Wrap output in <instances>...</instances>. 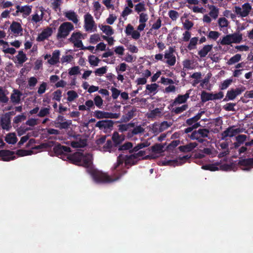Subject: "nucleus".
<instances>
[{
  "instance_id": "f704fd0d",
  "label": "nucleus",
  "mask_w": 253,
  "mask_h": 253,
  "mask_svg": "<svg viewBox=\"0 0 253 253\" xmlns=\"http://www.w3.org/2000/svg\"><path fill=\"white\" fill-rule=\"evenodd\" d=\"M16 57L18 60V63L20 64H22L27 60L26 54L22 50L19 51L18 54Z\"/></svg>"
},
{
  "instance_id": "c03bdc74",
  "label": "nucleus",
  "mask_w": 253,
  "mask_h": 253,
  "mask_svg": "<svg viewBox=\"0 0 253 253\" xmlns=\"http://www.w3.org/2000/svg\"><path fill=\"white\" fill-rule=\"evenodd\" d=\"M218 24L220 28H223L228 27L229 22L225 17H221L218 19Z\"/></svg>"
},
{
  "instance_id": "8fccbe9b",
  "label": "nucleus",
  "mask_w": 253,
  "mask_h": 253,
  "mask_svg": "<svg viewBox=\"0 0 253 253\" xmlns=\"http://www.w3.org/2000/svg\"><path fill=\"white\" fill-rule=\"evenodd\" d=\"M68 98L69 101H72L78 97L77 93L74 90H70L67 92Z\"/></svg>"
},
{
  "instance_id": "2eb2a0df",
  "label": "nucleus",
  "mask_w": 253,
  "mask_h": 253,
  "mask_svg": "<svg viewBox=\"0 0 253 253\" xmlns=\"http://www.w3.org/2000/svg\"><path fill=\"white\" fill-rule=\"evenodd\" d=\"M52 34V30L51 28L47 27L44 29L41 33L39 34L36 40L38 42H43L45 40L48 39Z\"/></svg>"
},
{
  "instance_id": "393cba45",
  "label": "nucleus",
  "mask_w": 253,
  "mask_h": 253,
  "mask_svg": "<svg viewBox=\"0 0 253 253\" xmlns=\"http://www.w3.org/2000/svg\"><path fill=\"white\" fill-rule=\"evenodd\" d=\"M103 151L109 152L110 153L115 151L117 149L111 140H107L106 143L103 147Z\"/></svg>"
},
{
  "instance_id": "79ce46f5",
  "label": "nucleus",
  "mask_w": 253,
  "mask_h": 253,
  "mask_svg": "<svg viewBox=\"0 0 253 253\" xmlns=\"http://www.w3.org/2000/svg\"><path fill=\"white\" fill-rule=\"evenodd\" d=\"M82 34L79 32L73 33L69 40L72 43H74L77 41L81 40Z\"/></svg>"
},
{
  "instance_id": "a19ab883",
  "label": "nucleus",
  "mask_w": 253,
  "mask_h": 253,
  "mask_svg": "<svg viewBox=\"0 0 253 253\" xmlns=\"http://www.w3.org/2000/svg\"><path fill=\"white\" fill-rule=\"evenodd\" d=\"M33 153L32 150H27L24 149H19L16 151V154L20 157H23L28 155H31Z\"/></svg>"
},
{
  "instance_id": "f3484780",
  "label": "nucleus",
  "mask_w": 253,
  "mask_h": 253,
  "mask_svg": "<svg viewBox=\"0 0 253 253\" xmlns=\"http://www.w3.org/2000/svg\"><path fill=\"white\" fill-rule=\"evenodd\" d=\"M191 91V89H189L187 90L186 93L184 95H178V96L175 98L174 102L172 103V105H176V104H182L185 103L188 98L189 97Z\"/></svg>"
},
{
  "instance_id": "4d7b16f0",
  "label": "nucleus",
  "mask_w": 253,
  "mask_h": 253,
  "mask_svg": "<svg viewBox=\"0 0 253 253\" xmlns=\"http://www.w3.org/2000/svg\"><path fill=\"white\" fill-rule=\"evenodd\" d=\"M198 131L199 136L203 138L208 137L210 133L209 130L207 128H200Z\"/></svg>"
},
{
  "instance_id": "c85d7f7f",
  "label": "nucleus",
  "mask_w": 253,
  "mask_h": 253,
  "mask_svg": "<svg viewBox=\"0 0 253 253\" xmlns=\"http://www.w3.org/2000/svg\"><path fill=\"white\" fill-rule=\"evenodd\" d=\"M165 58L167 59L166 63L170 66L174 65L176 62V57L173 54L168 53L167 51L165 52Z\"/></svg>"
},
{
  "instance_id": "7ed1b4c3",
  "label": "nucleus",
  "mask_w": 253,
  "mask_h": 253,
  "mask_svg": "<svg viewBox=\"0 0 253 253\" xmlns=\"http://www.w3.org/2000/svg\"><path fill=\"white\" fill-rule=\"evenodd\" d=\"M224 96L223 92L219 91L215 94L207 92L206 91H203L201 95V99L202 102L205 103L209 100L216 99H220Z\"/></svg>"
},
{
  "instance_id": "0eeeda50",
  "label": "nucleus",
  "mask_w": 253,
  "mask_h": 253,
  "mask_svg": "<svg viewBox=\"0 0 253 253\" xmlns=\"http://www.w3.org/2000/svg\"><path fill=\"white\" fill-rule=\"evenodd\" d=\"M53 151L57 156H61L65 157L66 153L71 152V148L66 146H63L58 143L57 145L54 146L53 148Z\"/></svg>"
},
{
  "instance_id": "bb28decb",
  "label": "nucleus",
  "mask_w": 253,
  "mask_h": 253,
  "mask_svg": "<svg viewBox=\"0 0 253 253\" xmlns=\"http://www.w3.org/2000/svg\"><path fill=\"white\" fill-rule=\"evenodd\" d=\"M72 125L71 120H67L63 122H54L55 126L59 128L60 129H67Z\"/></svg>"
},
{
  "instance_id": "39448f33",
  "label": "nucleus",
  "mask_w": 253,
  "mask_h": 253,
  "mask_svg": "<svg viewBox=\"0 0 253 253\" xmlns=\"http://www.w3.org/2000/svg\"><path fill=\"white\" fill-rule=\"evenodd\" d=\"M245 87H237L235 89L231 88L227 91L225 97L223 99V101H228L233 100L236 97L240 95L244 91Z\"/></svg>"
},
{
  "instance_id": "1a4fd4ad",
  "label": "nucleus",
  "mask_w": 253,
  "mask_h": 253,
  "mask_svg": "<svg viewBox=\"0 0 253 253\" xmlns=\"http://www.w3.org/2000/svg\"><path fill=\"white\" fill-rule=\"evenodd\" d=\"M238 165L242 170L249 171L253 168V158L240 159Z\"/></svg>"
},
{
  "instance_id": "f03ea898",
  "label": "nucleus",
  "mask_w": 253,
  "mask_h": 253,
  "mask_svg": "<svg viewBox=\"0 0 253 253\" xmlns=\"http://www.w3.org/2000/svg\"><path fill=\"white\" fill-rule=\"evenodd\" d=\"M74 25L70 22H65L59 26L57 35V39H64L66 38L70 32L74 30Z\"/></svg>"
},
{
  "instance_id": "6e6d98bb",
  "label": "nucleus",
  "mask_w": 253,
  "mask_h": 253,
  "mask_svg": "<svg viewBox=\"0 0 253 253\" xmlns=\"http://www.w3.org/2000/svg\"><path fill=\"white\" fill-rule=\"evenodd\" d=\"M8 101V98L6 96L5 92L1 87H0V102L2 103H7Z\"/></svg>"
},
{
  "instance_id": "ddd939ff",
  "label": "nucleus",
  "mask_w": 253,
  "mask_h": 253,
  "mask_svg": "<svg viewBox=\"0 0 253 253\" xmlns=\"http://www.w3.org/2000/svg\"><path fill=\"white\" fill-rule=\"evenodd\" d=\"M189 157L187 156H184L182 157L179 158V159H176L174 160H169L163 162L164 165H169V166H178L181 165L187 160Z\"/></svg>"
},
{
  "instance_id": "c9c22d12",
  "label": "nucleus",
  "mask_w": 253,
  "mask_h": 253,
  "mask_svg": "<svg viewBox=\"0 0 253 253\" xmlns=\"http://www.w3.org/2000/svg\"><path fill=\"white\" fill-rule=\"evenodd\" d=\"M216 164H210L202 166V169L204 170H208L211 171H214L218 170V168L217 167Z\"/></svg>"
},
{
  "instance_id": "4c0bfd02",
  "label": "nucleus",
  "mask_w": 253,
  "mask_h": 253,
  "mask_svg": "<svg viewBox=\"0 0 253 253\" xmlns=\"http://www.w3.org/2000/svg\"><path fill=\"white\" fill-rule=\"evenodd\" d=\"M133 147V144L130 142H126L123 145H119V146L117 148L119 151H124V150H129L130 151L131 148Z\"/></svg>"
},
{
  "instance_id": "cd10ccee",
  "label": "nucleus",
  "mask_w": 253,
  "mask_h": 253,
  "mask_svg": "<svg viewBox=\"0 0 253 253\" xmlns=\"http://www.w3.org/2000/svg\"><path fill=\"white\" fill-rule=\"evenodd\" d=\"M212 45L208 44L205 45L202 49L198 51V54L201 58L206 56L208 53L212 49Z\"/></svg>"
},
{
  "instance_id": "f257e3e1",
  "label": "nucleus",
  "mask_w": 253,
  "mask_h": 253,
  "mask_svg": "<svg viewBox=\"0 0 253 253\" xmlns=\"http://www.w3.org/2000/svg\"><path fill=\"white\" fill-rule=\"evenodd\" d=\"M124 161L125 162V160L124 156L122 154L120 155L112 169V177L101 171L93 169L91 173L93 179L98 183H108L119 180L127 172L123 167Z\"/></svg>"
},
{
  "instance_id": "e2e57ef3",
  "label": "nucleus",
  "mask_w": 253,
  "mask_h": 253,
  "mask_svg": "<svg viewBox=\"0 0 253 253\" xmlns=\"http://www.w3.org/2000/svg\"><path fill=\"white\" fill-rule=\"evenodd\" d=\"M235 105L236 103H228L224 105L223 108L227 111H235V109L234 108V106Z\"/></svg>"
},
{
  "instance_id": "4468645a",
  "label": "nucleus",
  "mask_w": 253,
  "mask_h": 253,
  "mask_svg": "<svg viewBox=\"0 0 253 253\" xmlns=\"http://www.w3.org/2000/svg\"><path fill=\"white\" fill-rule=\"evenodd\" d=\"M125 139V136L123 134H119L117 131L114 132L112 134V141L117 149L123 141H124Z\"/></svg>"
},
{
  "instance_id": "dca6fc26",
  "label": "nucleus",
  "mask_w": 253,
  "mask_h": 253,
  "mask_svg": "<svg viewBox=\"0 0 253 253\" xmlns=\"http://www.w3.org/2000/svg\"><path fill=\"white\" fill-rule=\"evenodd\" d=\"M83 153L76 152L72 155L67 156V158L69 159L73 164L80 166L81 161L83 157Z\"/></svg>"
},
{
  "instance_id": "f8f14e48",
  "label": "nucleus",
  "mask_w": 253,
  "mask_h": 253,
  "mask_svg": "<svg viewBox=\"0 0 253 253\" xmlns=\"http://www.w3.org/2000/svg\"><path fill=\"white\" fill-rule=\"evenodd\" d=\"M11 112L6 113L2 117L0 121V125L2 129L9 130L11 127L10 114Z\"/></svg>"
},
{
  "instance_id": "c756f323",
  "label": "nucleus",
  "mask_w": 253,
  "mask_h": 253,
  "mask_svg": "<svg viewBox=\"0 0 253 253\" xmlns=\"http://www.w3.org/2000/svg\"><path fill=\"white\" fill-rule=\"evenodd\" d=\"M232 43H239L243 39V35L239 32H235L230 34Z\"/></svg>"
},
{
  "instance_id": "69168bd1",
  "label": "nucleus",
  "mask_w": 253,
  "mask_h": 253,
  "mask_svg": "<svg viewBox=\"0 0 253 253\" xmlns=\"http://www.w3.org/2000/svg\"><path fill=\"white\" fill-rule=\"evenodd\" d=\"M80 73V67L79 66H74L71 68L69 71V74L70 76L76 75Z\"/></svg>"
},
{
  "instance_id": "6ab92c4d",
  "label": "nucleus",
  "mask_w": 253,
  "mask_h": 253,
  "mask_svg": "<svg viewBox=\"0 0 253 253\" xmlns=\"http://www.w3.org/2000/svg\"><path fill=\"white\" fill-rule=\"evenodd\" d=\"M80 166H82L84 167L88 168L92 164L91 157L89 154H83V157L81 161Z\"/></svg>"
},
{
  "instance_id": "423d86ee",
  "label": "nucleus",
  "mask_w": 253,
  "mask_h": 253,
  "mask_svg": "<svg viewBox=\"0 0 253 253\" xmlns=\"http://www.w3.org/2000/svg\"><path fill=\"white\" fill-rule=\"evenodd\" d=\"M242 7L235 6V12L242 17H247L251 12L252 6L249 3L247 2L243 4Z\"/></svg>"
},
{
  "instance_id": "5fc2aeb1",
  "label": "nucleus",
  "mask_w": 253,
  "mask_h": 253,
  "mask_svg": "<svg viewBox=\"0 0 253 253\" xmlns=\"http://www.w3.org/2000/svg\"><path fill=\"white\" fill-rule=\"evenodd\" d=\"M220 36V33L217 31H211L208 35L209 39H212L214 41L216 40Z\"/></svg>"
},
{
  "instance_id": "774afa93",
  "label": "nucleus",
  "mask_w": 253,
  "mask_h": 253,
  "mask_svg": "<svg viewBox=\"0 0 253 253\" xmlns=\"http://www.w3.org/2000/svg\"><path fill=\"white\" fill-rule=\"evenodd\" d=\"M183 25L184 28L187 31H189L193 27L194 23L189 19H186Z\"/></svg>"
},
{
  "instance_id": "864d4df0",
  "label": "nucleus",
  "mask_w": 253,
  "mask_h": 253,
  "mask_svg": "<svg viewBox=\"0 0 253 253\" xmlns=\"http://www.w3.org/2000/svg\"><path fill=\"white\" fill-rule=\"evenodd\" d=\"M32 6L29 5H25L22 6L21 8V13H23L26 16H28L31 13Z\"/></svg>"
},
{
  "instance_id": "7c9ffc66",
  "label": "nucleus",
  "mask_w": 253,
  "mask_h": 253,
  "mask_svg": "<svg viewBox=\"0 0 253 253\" xmlns=\"http://www.w3.org/2000/svg\"><path fill=\"white\" fill-rule=\"evenodd\" d=\"M138 160L133 154L129 156H126L125 165H135L137 164Z\"/></svg>"
},
{
  "instance_id": "a878e982",
  "label": "nucleus",
  "mask_w": 253,
  "mask_h": 253,
  "mask_svg": "<svg viewBox=\"0 0 253 253\" xmlns=\"http://www.w3.org/2000/svg\"><path fill=\"white\" fill-rule=\"evenodd\" d=\"M136 111V109L135 107H133L132 110L128 111L125 115H123L122 117V121L123 122H127L130 120L134 116L135 113Z\"/></svg>"
},
{
  "instance_id": "412c9836",
  "label": "nucleus",
  "mask_w": 253,
  "mask_h": 253,
  "mask_svg": "<svg viewBox=\"0 0 253 253\" xmlns=\"http://www.w3.org/2000/svg\"><path fill=\"white\" fill-rule=\"evenodd\" d=\"M205 113L204 111H201L199 112L196 116L194 117L188 119L186 120V123L188 126H193L194 124L196 123H198L197 122L201 119V116Z\"/></svg>"
},
{
  "instance_id": "13d9d810",
  "label": "nucleus",
  "mask_w": 253,
  "mask_h": 253,
  "mask_svg": "<svg viewBox=\"0 0 253 253\" xmlns=\"http://www.w3.org/2000/svg\"><path fill=\"white\" fill-rule=\"evenodd\" d=\"M49 113V108H42L40 110L39 113L38 114V116L40 117H44L48 115Z\"/></svg>"
},
{
  "instance_id": "58836bf2",
  "label": "nucleus",
  "mask_w": 253,
  "mask_h": 253,
  "mask_svg": "<svg viewBox=\"0 0 253 253\" xmlns=\"http://www.w3.org/2000/svg\"><path fill=\"white\" fill-rule=\"evenodd\" d=\"M199 39L198 37H194L190 39V42L187 46L189 50L194 49L196 48V46L198 42Z\"/></svg>"
},
{
  "instance_id": "aec40b11",
  "label": "nucleus",
  "mask_w": 253,
  "mask_h": 253,
  "mask_svg": "<svg viewBox=\"0 0 253 253\" xmlns=\"http://www.w3.org/2000/svg\"><path fill=\"white\" fill-rule=\"evenodd\" d=\"M197 145L198 144L196 142H190L185 145L180 146L178 149L181 152H189L192 151Z\"/></svg>"
},
{
  "instance_id": "a211bd4d",
  "label": "nucleus",
  "mask_w": 253,
  "mask_h": 253,
  "mask_svg": "<svg viewBox=\"0 0 253 253\" xmlns=\"http://www.w3.org/2000/svg\"><path fill=\"white\" fill-rule=\"evenodd\" d=\"M22 95V93L19 90L14 89L10 96L11 102L15 104L19 103Z\"/></svg>"
},
{
  "instance_id": "9b49d317",
  "label": "nucleus",
  "mask_w": 253,
  "mask_h": 253,
  "mask_svg": "<svg viewBox=\"0 0 253 253\" xmlns=\"http://www.w3.org/2000/svg\"><path fill=\"white\" fill-rule=\"evenodd\" d=\"M114 122L110 120H104L97 122L95 126L99 127L100 129H109L113 127Z\"/></svg>"
},
{
  "instance_id": "473e14b6",
  "label": "nucleus",
  "mask_w": 253,
  "mask_h": 253,
  "mask_svg": "<svg viewBox=\"0 0 253 253\" xmlns=\"http://www.w3.org/2000/svg\"><path fill=\"white\" fill-rule=\"evenodd\" d=\"M5 140L8 144H14L16 143L17 139L14 133H9L6 135Z\"/></svg>"
},
{
  "instance_id": "09e8293b",
  "label": "nucleus",
  "mask_w": 253,
  "mask_h": 253,
  "mask_svg": "<svg viewBox=\"0 0 253 253\" xmlns=\"http://www.w3.org/2000/svg\"><path fill=\"white\" fill-rule=\"evenodd\" d=\"M232 43L230 34L227 35L226 36L223 37L222 39L220 41V44L221 45H229Z\"/></svg>"
},
{
  "instance_id": "338daca9",
  "label": "nucleus",
  "mask_w": 253,
  "mask_h": 253,
  "mask_svg": "<svg viewBox=\"0 0 253 253\" xmlns=\"http://www.w3.org/2000/svg\"><path fill=\"white\" fill-rule=\"evenodd\" d=\"M53 99L60 101L62 97V91L60 89H57L53 92Z\"/></svg>"
},
{
  "instance_id": "052dcab7",
  "label": "nucleus",
  "mask_w": 253,
  "mask_h": 253,
  "mask_svg": "<svg viewBox=\"0 0 253 253\" xmlns=\"http://www.w3.org/2000/svg\"><path fill=\"white\" fill-rule=\"evenodd\" d=\"M135 10L138 13L140 12L145 11L146 8L144 3L143 2H139L136 4L135 6Z\"/></svg>"
},
{
  "instance_id": "37998d69",
  "label": "nucleus",
  "mask_w": 253,
  "mask_h": 253,
  "mask_svg": "<svg viewBox=\"0 0 253 253\" xmlns=\"http://www.w3.org/2000/svg\"><path fill=\"white\" fill-rule=\"evenodd\" d=\"M107 115L108 112L100 110H97L94 112V116L98 119L107 118Z\"/></svg>"
},
{
  "instance_id": "5701e85b",
  "label": "nucleus",
  "mask_w": 253,
  "mask_h": 253,
  "mask_svg": "<svg viewBox=\"0 0 253 253\" xmlns=\"http://www.w3.org/2000/svg\"><path fill=\"white\" fill-rule=\"evenodd\" d=\"M9 29L14 34L18 35L22 31V28L18 22L13 21L10 26Z\"/></svg>"
},
{
  "instance_id": "72a5a7b5",
  "label": "nucleus",
  "mask_w": 253,
  "mask_h": 253,
  "mask_svg": "<svg viewBox=\"0 0 253 253\" xmlns=\"http://www.w3.org/2000/svg\"><path fill=\"white\" fill-rule=\"evenodd\" d=\"M209 8L211 9L209 15L213 19H215L218 17V9L214 5H209Z\"/></svg>"
},
{
  "instance_id": "0e129e2a",
  "label": "nucleus",
  "mask_w": 253,
  "mask_h": 253,
  "mask_svg": "<svg viewBox=\"0 0 253 253\" xmlns=\"http://www.w3.org/2000/svg\"><path fill=\"white\" fill-rule=\"evenodd\" d=\"M169 17L173 20H176L179 17V13L177 11L174 10H170L169 12Z\"/></svg>"
},
{
  "instance_id": "49530a36",
  "label": "nucleus",
  "mask_w": 253,
  "mask_h": 253,
  "mask_svg": "<svg viewBox=\"0 0 253 253\" xmlns=\"http://www.w3.org/2000/svg\"><path fill=\"white\" fill-rule=\"evenodd\" d=\"M233 82V80L231 79H227L224 80L222 83H221V85L219 87L221 90H225Z\"/></svg>"
},
{
  "instance_id": "de8ad7c7",
  "label": "nucleus",
  "mask_w": 253,
  "mask_h": 253,
  "mask_svg": "<svg viewBox=\"0 0 253 253\" xmlns=\"http://www.w3.org/2000/svg\"><path fill=\"white\" fill-rule=\"evenodd\" d=\"M188 106L187 104H184L181 107H178L173 109L172 112H174L176 114H178L188 109Z\"/></svg>"
},
{
  "instance_id": "680f3d73",
  "label": "nucleus",
  "mask_w": 253,
  "mask_h": 253,
  "mask_svg": "<svg viewBox=\"0 0 253 253\" xmlns=\"http://www.w3.org/2000/svg\"><path fill=\"white\" fill-rule=\"evenodd\" d=\"M94 104L99 108H101L103 105V100L99 95L96 96L94 98Z\"/></svg>"
},
{
  "instance_id": "4be33fe9",
  "label": "nucleus",
  "mask_w": 253,
  "mask_h": 253,
  "mask_svg": "<svg viewBox=\"0 0 253 253\" xmlns=\"http://www.w3.org/2000/svg\"><path fill=\"white\" fill-rule=\"evenodd\" d=\"M60 52L59 50H55L52 52V57L48 60L50 65H55L59 62Z\"/></svg>"
},
{
  "instance_id": "b1692460",
  "label": "nucleus",
  "mask_w": 253,
  "mask_h": 253,
  "mask_svg": "<svg viewBox=\"0 0 253 253\" xmlns=\"http://www.w3.org/2000/svg\"><path fill=\"white\" fill-rule=\"evenodd\" d=\"M64 14L69 20L72 21L75 24L78 22V15L74 11L70 10L65 12Z\"/></svg>"
},
{
  "instance_id": "603ef678",
  "label": "nucleus",
  "mask_w": 253,
  "mask_h": 253,
  "mask_svg": "<svg viewBox=\"0 0 253 253\" xmlns=\"http://www.w3.org/2000/svg\"><path fill=\"white\" fill-rule=\"evenodd\" d=\"M158 86L157 84L154 83L151 84H147L146 88L148 90V94H149L155 92L157 89Z\"/></svg>"
},
{
  "instance_id": "9d476101",
  "label": "nucleus",
  "mask_w": 253,
  "mask_h": 253,
  "mask_svg": "<svg viewBox=\"0 0 253 253\" xmlns=\"http://www.w3.org/2000/svg\"><path fill=\"white\" fill-rule=\"evenodd\" d=\"M0 157H1V160L3 161H9L16 158L15 152L9 150H0Z\"/></svg>"
},
{
  "instance_id": "2f4dec72",
  "label": "nucleus",
  "mask_w": 253,
  "mask_h": 253,
  "mask_svg": "<svg viewBox=\"0 0 253 253\" xmlns=\"http://www.w3.org/2000/svg\"><path fill=\"white\" fill-rule=\"evenodd\" d=\"M100 29L108 36H111L114 34V31L112 28L108 25H99Z\"/></svg>"
},
{
  "instance_id": "e433bc0d",
  "label": "nucleus",
  "mask_w": 253,
  "mask_h": 253,
  "mask_svg": "<svg viewBox=\"0 0 253 253\" xmlns=\"http://www.w3.org/2000/svg\"><path fill=\"white\" fill-rule=\"evenodd\" d=\"M241 60V55L240 54H236L232 56L227 61V63L229 65L234 64Z\"/></svg>"
},
{
  "instance_id": "6e6552de",
  "label": "nucleus",
  "mask_w": 253,
  "mask_h": 253,
  "mask_svg": "<svg viewBox=\"0 0 253 253\" xmlns=\"http://www.w3.org/2000/svg\"><path fill=\"white\" fill-rule=\"evenodd\" d=\"M234 126L228 127L224 131H223L221 135V139H225L227 137H232L236 135L237 134L242 132L241 129L239 127L234 128Z\"/></svg>"
},
{
  "instance_id": "a18cd8bd",
  "label": "nucleus",
  "mask_w": 253,
  "mask_h": 253,
  "mask_svg": "<svg viewBox=\"0 0 253 253\" xmlns=\"http://www.w3.org/2000/svg\"><path fill=\"white\" fill-rule=\"evenodd\" d=\"M148 146L147 143L146 142H142L138 144L136 146L133 147L129 151V153H132L139 151L140 149Z\"/></svg>"
},
{
  "instance_id": "bf43d9fd",
  "label": "nucleus",
  "mask_w": 253,
  "mask_h": 253,
  "mask_svg": "<svg viewBox=\"0 0 253 253\" xmlns=\"http://www.w3.org/2000/svg\"><path fill=\"white\" fill-rule=\"evenodd\" d=\"M107 67L104 66L96 69L94 71V73L96 76H101L105 74L107 72Z\"/></svg>"
},
{
  "instance_id": "ea45409f",
  "label": "nucleus",
  "mask_w": 253,
  "mask_h": 253,
  "mask_svg": "<svg viewBox=\"0 0 253 253\" xmlns=\"http://www.w3.org/2000/svg\"><path fill=\"white\" fill-rule=\"evenodd\" d=\"M99 61L100 59L94 55H91L88 56V62L91 66H97Z\"/></svg>"
},
{
  "instance_id": "20e7f679",
  "label": "nucleus",
  "mask_w": 253,
  "mask_h": 253,
  "mask_svg": "<svg viewBox=\"0 0 253 253\" xmlns=\"http://www.w3.org/2000/svg\"><path fill=\"white\" fill-rule=\"evenodd\" d=\"M84 29L86 31H96V26L92 15L87 13L84 16Z\"/></svg>"
},
{
  "instance_id": "3c124183",
  "label": "nucleus",
  "mask_w": 253,
  "mask_h": 253,
  "mask_svg": "<svg viewBox=\"0 0 253 253\" xmlns=\"http://www.w3.org/2000/svg\"><path fill=\"white\" fill-rule=\"evenodd\" d=\"M76 138L78 140L77 141L80 148H84L86 146L87 141L86 139H82L80 135H77Z\"/></svg>"
}]
</instances>
